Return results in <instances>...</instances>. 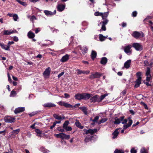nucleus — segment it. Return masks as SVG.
<instances>
[{"label": "nucleus", "mask_w": 153, "mask_h": 153, "mask_svg": "<svg viewBox=\"0 0 153 153\" xmlns=\"http://www.w3.org/2000/svg\"><path fill=\"white\" fill-rule=\"evenodd\" d=\"M65 7V5L62 4H59L57 7V10L58 11L61 12L64 10Z\"/></svg>", "instance_id": "obj_13"}, {"label": "nucleus", "mask_w": 153, "mask_h": 153, "mask_svg": "<svg viewBox=\"0 0 153 153\" xmlns=\"http://www.w3.org/2000/svg\"><path fill=\"white\" fill-rule=\"evenodd\" d=\"M151 69L150 68L147 67V70L146 73V75H151L150 74Z\"/></svg>", "instance_id": "obj_41"}, {"label": "nucleus", "mask_w": 153, "mask_h": 153, "mask_svg": "<svg viewBox=\"0 0 153 153\" xmlns=\"http://www.w3.org/2000/svg\"><path fill=\"white\" fill-rule=\"evenodd\" d=\"M75 125L76 126L81 129L83 128L84 127L83 126L81 125V124L79 121L76 120L75 123Z\"/></svg>", "instance_id": "obj_22"}, {"label": "nucleus", "mask_w": 153, "mask_h": 153, "mask_svg": "<svg viewBox=\"0 0 153 153\" xmlns=\"http://www.w3.org/2000/svg\"><path fill=\"white\" fill-rule=\"evenodd\" d=\"M131 153H136L137 151L134 148H132L131 150Z\"/></svg>", "instance_id": "obj_60"}, {"label": "nucleus", "mask_w": 153, "mask_h": 153, "mask_svg": "<svg viewBox=\"0 0 153 153\" xmlns=\"http://www.w3.org/2000/svg\"><path fill=\"white\" fill-rule=\"evenodd\" d=\"M124 118V117L123 116L120 117L119 118H115V121H114V124H119L121 122L122 124H124V120H123Z\"/></svg>", "instance_id": "obj_6"}, {"label": "nucleus", "mask_w": 153, "mask_h": 153, "mask_svg": "<svg viewBox=\"0 0 153 153\" xmlns=\"http://www.w3.org/2000/svg\"><path fill=\"white\" fill-rule=\"evenodd\" d=\"M123 129H122V128H119L117 129L118 130V131H119V132H120L121 133H123L124 132V124L123 125Z\"/></svg>", "instance_id": "obj_48"}, {"label": "nucleus", "mask_w": 153, "mask_h": 153, "mask_svg": "<svg viewBox=\"0 0 153 153\" xmlns=\"http://www.w3.org/2000/svg\"><path fill=\"white\" fill-rule=\"evenodd\" d=\"M78 48L81 51V52L83 54H85L88 51V48L85 46L82 47L81 46L79 45L78 47Z\"/></svg>", "instance_id": "obj_10"}, {"label": "nucleus", "mask_w": 153, "mask_h": 153, "mask_svg": "<svg viewBox=\"0 0 153 153\" xmlns=\"http://www.w3.org/2000/svg\"><path fill=\"white\" fill-rule=\"evenodd\" d=\"M16 1L19 3L24 6H25L27 5L25 2L22 1L20 0H16Z\"/></svg>", "instance_id": "obj_37"}, {"label": "nucleus", "mask_w": 153, "mask_h": 153, "mask_svg": "<svg viewBox=\"0 0 153 153\" xmlns=\"http://www.w3.org/2000/svg\"><path fill=\"white\" fill-rule=\"evenodd\" d=\"M137 12L136 11H134L132 13V15L133 17H135L137 16Z\"/></svg>", "instance_id": "obj_58"}, {"label": "nucleus", "mask_w": 153, "mask_h": 153, "mask_svg": "<svg viewBox=\"0 0 153 153\" xmlns=\"http://www.w3.org/2000/svg\"><path fill=\"white\" fill-rule=\"evenodd\" d=\"M13 20L14 21H18V16L17 14H13Z\"/></svg>", "instance_id": "obj_39"}, {"label": "nucleus", "mask_w": 153, "mask_h": 153, "mask_svg": "<svg viewBox=\"0 0 153 153\" xmlns=\"http://www.w3.org/2000/svg\"><path fill=\"white\" fill-rule=\"evenodd\" d=\"M132 35L136 39L142 38L144 36V34L142 32H139L137 31L134 32L132 34Z\"/></svg>", "instance_id": "obj_2"}, {"label": "nucleus", "mask_w": 153, "mask_h": 153, "mask_svg": "<svg viewBox=\"0 0 153 153\" xmlns=\"http://www.w3.org/2000/svg\"><path fill=\"white\" fill-rule=\"evenodd\" d=\"M97 55L96 52L94 51H92L91 53V58L93 60H94V59L96 58Z\"/></svg>", "instance_id": "obj_23"}, {"label": "nucleus", "mask_w": 153, "mask_h": 153, "mask_svg": "<svg viewBox=\"0 0 153 153\" xmlns=\"http://www.w3.org/2000/svg\"><path fill=\"white\" fill-rule=\"evenodd\" d=\"M13 40L15 42H17L19 40V39L17 36H14L13 37Z\"/></svg>", "instance_id": "obj_63"}, {"label": "nucleus", "mask_w": 153, "mask_h": 153, "mask_svg": "<svg viewBox=\"0 0 153 153\" xmlns=\"http://www.w3.org/2000/svg\"><path fill=\"white\" fill-rule=\"evenodd\" d=\"M136 75L137 76V78L140 77V79H141V73L140 72H138L136 73Z\"/></svg>", "instance_id": "obj_56"}, {"label": "nucleus", "mask_w": 153, "mask_h": 153, "mask_svg": "<svg viewBox=\"0 0 153 153\" xmlns=\"http://www.w3.org/2000/svg\"><path fill=\"white\" fill-rule=\"evenodd\" d=\"M69 56L66 54L65 56H62L60 60V61L62 62H65L67 61L69 59Z\"/></svg>", "instance_id": "obj_17"}, {"label": "nucleus", "mask_w": 153, "mask_h": 153, "mask_svg": "<svg viewBox=\"0 0 153 153\" xmlns=\"http://www.w3.org/2000/svg\"><path fill=\"white\" fill-rule=\"evenodd\" d=\"M65 129L66 131H71L72 129V128L70 126H68L65 128Z\"/></svg>", "instance_id": "obj_57"}, {"label": "nucleus", "mask_w": 153, "mask_h": 153, "mask_svg": "<svg viewBox=\"0 0 153 153\" xmlns=\"http://www.w3.org/2000/svg\"><path fill=\"white\" fill-rule=\"evenodd\" d=\"M101 75L102 74H101L97 72L95 74H93L90 75L89 76V78L91 79L99 78Z\"/></svg>", "instance_id": "obj_11"}, {"label": "nucleus", "mask_w": 153, "mask_h": 153, "mask_svg": "<svg viewBox=\"0 0 153 153\" xmlns=\"http://www.w3.org/2000/svg\"><path fill=\"white\" fill-rule=\"evenodd\" d=\"M26 135L28 137L30 138L31 136V134L30 132H28L27 133Z\"/></svg>", "instance_id": "obj_64"}, {"label": "nucleus", "mask_w": 153, "mask_h": 153, "mask_svg": "<svg viewBox=\"0 0 153 153\" xmlns=\"http://www.w3.org/2000/svg\"><path fill=\"white\" fill-rule=\"evenodd\" d=\"M108 94H105L101 95L100 97H99V100L100 102Z\"/></svg>", "instance_id": "obj_35"}, {"label": "nucleus", "mask_w": 153, "mask_h": 153, "mask_svg": "<svg viewBox=\"0 0 153 153\" xmlns=\"http://www.w3.org/2000/svg\"><path fill=\"white\" fill-rule=\"evenodd\" d=\"M108 120V119L107 118H102L101 119L100 121L98 123L99 124H100L101 123H104L106 121Z\"/></svg>", "instance_id": "obj_36"}, {"label": "nucleus", "mask_w": 153, "mask_h": 153, "mask_svg": "<svg viewBox=\"0 0 153 153\" xmlns=\"http://www.w3.org/2000/svg\"><path fill=\"white\" fill-rule=\"evenodd\" d=\"M69 122L68 121L66 120L65 121L63 125V128L65 129L68 127V125L69 124Z\"/></svg>", "instance_id": "obj_33"}, {"label": "nucleus", "mask_w": 153, "mask_h": 153, "mask_svg": "<svg viewBox=\"0 0 153 153\" xmlns=\"http://www.w3.org/2000/svg\"><path fill=\"white\" fill-rule=\"evenodd\" d=\"M107 62V59L105 57H103L101 59L100 63L102 65L106 64Z\"/></svg>", "instance_id": "obj_26"}, {"label": "nucleus", "mask_w": 153, "mask_h": 153, "mask_svg": "<svg viewBox=\"0 0 153 153\" xmlns=\"http://www.w3.org/2000/svg\"><path fill=\"white\" fill-rule=\"evenodd\" d=\"M25 110V108L24 107H19L16 108L14 110V113L16 114L18 113L23 112Z\"/></svg>", "instance_id": "obj_12"}, {"label": "nucleus", "mask_w": 153, "mask_h": 153, "mask_svg": "<svg viewBox=\"0 0 153 153\" xmlns=\"http://www.w3.org/2000/svg\"><path fill=\"white\" fill-rule=\"evenodd\" d=\"M91 95L92 94L88 93L78 94L75 95V98L79 100L83 99L87 100L89 99Z\"/></svg>", "instance_id": "obj_1"}, {"label": "nucleus", "mask_w": 153, "mask_h": 153, "mask_svg": "<svg viewBox=\"0 0 153 153\" xmlns=\"http://www.w3.org/2000/svg\"><path fill=\"white\" fill-rule=\"evenodd\" d=\"M103 20V21L102 22V25H105L108 23V20L107 19H105Z\"/></svg>", "instance_id": "obj_47"}, {"label": "nucleus", "mask_w": 153, "mask_h": 153, "mask_svg": "<svg viewBox=\"0 0 153 153\" xmlns=\"http://www.w3.org/2000/svg\"><path fill=\"white\" fill-rule=\"evenodd\" d=\"M44 12L45 14L47 16L53 15L55 14L56 12V10H55L53 12L47 10H45Z\"/></svg>", "instance_id": "obj_14"}, {"label": "nucleus", "mask_w": 153, "mask_h": 153, "mask_svg": "<svg viewBox=\"0 0 153 153\" xmlns=\"http://www.w3.org/2000/svg\"><path fill=\"white\" fill-rule=\"evenodd\" d=\"M64 74V72H61L59 75H58V77L59 78H60L61 76H62Z\"/></svg>", "instance_id": "obj_62"}, {"label": "nucleus", "mask_w": 153, "mask_h": 153, "mask_svg": "<svg viewBox=\"0 0 153 153\" xmlns=\"http://www.w3.org/2000/svg\"><path fill=\"white\" fill-rule=\"evenodd\" d=\"M140 153H147L146 150L144 148H142L140 150Z\"/></svg>", "instance_id": "obj_53"}, {"label": "nucleus", "mask_w": 153, "mask_h": 153, "mask_svg": "<svg viewBox=\"0 0 153 153\" xmlns=\"http://www.w3.org/2000/svg\"><path fill=\"white\" fill-rule=\"evenodd\" d=\"M102 13L99 12L98 11L94 13V15L96 16H102Z\"/></svg>", "instance_id": "obj_44"}, {"label": "nucleus", "mask_w": 153, "mask_h": 153, "mask_svg": "<svg viewBox=\"0 0 153 153\" xmlns=\"http://www.w3.org/2000/svg\"><path fill=\"white\" fill-rule=\"evenodd\" d=\"M91 102H100L99 100V96L97 95H96L92 97L90 99Z\"/></svg>", "instance_id": "obj_9"}, {"label": "nucleus", "mask_w": 153, "mask_h": 153, "mask_svg": "<svg viewBox=\"0 0 153 153\" xmlns=\"http://www.w3.org/2000/svg\"><path fill=\"white\" fill-rule=\"evenodd\" d=\"M35 132L37 134V135L38 136L41 137V134L42 133V131L38 129H36Z\"/></svg>", "instance_id": "obj_34"}, {"label": "nucleus", "mask_w": 153, "mask_h": 153, "mask_svg": "<svg viewBox=\"0 0 153 153\" xmlns=\"http://www.w3.org/2000/svg\"><path fill=\"white\" fill-rule=\"evenodd\" d=\"M132 47L137 51H141L143 49L142 45L140 43H134L132 44Z\"/></svg>", "instance_id": "obj_3"}, {"label": "nucleus", "mask_w": 153, "mask_h": 153, "mask_svg": "<svg viewBox=\"0 0 153 153\" xmlns=\"http://www.w3.org/2000/svg\"><path fill=\"white\" fill-rule=\"evenodd\" d=\"M106 30V28L105 26V25H102V26L101 27V29H100V31L102 30L105 31Z\"/></svg>", "instance_id": "obj_54"}, {"label": "nucleus", "mask_w": 153, "mask_h": 153, "mask_svg": "<svg viewBox=\"0 0 153 153\" xmlns=\"http://www.w3.org/2000/svg\"><path fill=\"white\" fill-rule=\"evenodd\" d=\"M16 94V91L12 90L11 92L10 96V97H15Z\"/></svg>", "instance_id": "obj_38"}, {"label": "nucleus", "mask_w": 153, "mask_h": 153, "mask_svg": "<svg viewBox=\"0 0 153 153\" xmlns=\"http://www.w3.org/2000/svg\"><path fill=\"white\" fill-rule=\"evenodd\" d=\"M108 12H106L104 13H102V19H107V18L108 17Z\"/></svg>", "instance_id": "obj_29"}, {"label": "nucleus", "mask_w": 153, "mask_h": 153, "mask_svg": "<svg viewBox=\"0 0 153 153\" xmlns=\"http://www.w3.org/2000/svg\"><path fill=\"white\" fill-rule=\"evenodd\" d=\"M99 118V117L98 116H96L92 120L93 122H97Z\"/></svg>", "instance_id": "obj_55"}, {"label": "nucleus", "mask_w": 153, "mask_h": 153, "mask_svg": "<svg viewBox=\"0 0 153 153\" xmlns=\"http://www.w3.org/2000/svg\"><path fill=\"white\" fill-rule=\"evenodd\" d=\"M79 108L82 110L83 112L85 115L87 114V109L86 107H79Z\"/></svg>", "instance_id": "obj_24"}, {"label": "nucleus", "mask_w": 153, "mask_h": 153, "mask_svg": "<svg viewBox=\"0 0 153 153\" xmlns=\"http://www.w3.org/2000/svg\"><path fill=\"white\" fill-rule=\"evenodd\" d=\"M51 69L49 67L48 68L44 71L43 74L45 77L49 76L50 73Z\"/></svg>", "instance_id": "obj_16"}, {"label": "nucleus", "mask_w": 153, "mask_h": 153, "mask_svg": "<svg viewBox=\"0 0 153 153\" xmlns=\"http://www.w3.org/2000/svg\"><path fill=\"white\" fill-rule=\"evenodd\" d=\"M36 19L35 16L33 15L31 16L30 18V20L33 23V21L35 19Z\"/></svg>", "instance_id": "obj_50"}, {"label": "nucleus", "mask_w": 153, "mask_h": 153, "mask_svg": "<svg viewBox=\"0 0 153 153\" xmlns=\"http://www.w3.org/2000/svg\"><path fill=\"white\" fill-rule=\"evenodd\" d=\"M140 104L144 106L145 109L147 110L148 109V108L147 105L144 102H140Z\"/></svg>", "instance_id": "obj_46"}, {"label": "nucleus", "mask_w": 153, "mask_h": 153, "mask_svg": "<svg viewBox=\"0 0 153 153\" xmlns=\"http://www.w3.org/2000/svg\"><path fill=\"white\" fill-rule=\"evenodd\" d=\"M58 104L60 105H63L67 108H68L69 104L62 101H60L58 102Z\"/></svg>", "instance_id": "obj_19"}, {"label": "nucleus", "mask_w": 153, "mask_h": 153, "mask_svg": "<svg viewBox=\"0 0 153 153\" xmlns=\"http://www.w3.org/2000/svg\"><path fill=\"white\" fill-rule=\"evenodd\" d=\"M131 64V60L129 59L125 62V68L127 69L129 68Z\"/></svg>", "instance_id": "obj_18"}, {"label": "nucleus", "mask_w": 153, "mask_h": 153, "mask_svg": "<svg viewBox=\"0 0 153 153\" xmlns=\"http://www.w3.org/2000/svg\"><path fill=\"white\" fill-rule=\"evenodd\" d=\"M76 71L77 72L78 74H80L83 73V71H82L79 69H76Z\"/></svg>", "instance_id": "obj_52"}, {"label": "nucleus", "mask_w": 153, "mask_h": 153, "mask_svg": "<svg viewBox=\"0 0 153 153\" xmlns=\"http://www.w3.org/2000/svg\"><path fill=\"white\" fill-rule=\"evenodd\" d=\"M108 36H104L102 34H100L99 35V38L100 39V40L101 41H102L105 40V39L107 38Z\"/></svg>", "instance_id": "obj_30"}, {"label": "nucleus", "mask_w": 153, "mask_h": 153, "mask_svg": "<svg viewBox=\"0 0 153 153\" xmlns=\"http://www.w3.org/2000/svg\"><path fill=\"white\" fill-rule=\"evenodd\" d=\"M141 79H140V77L137 78V79L136 81V83L134 85L135 88H137L139 86L141 83Z\"/></svg>", "instance_id": "obj_21"}, {"label": "nucleus", "mask_w": 153, "mask_h": 153, "mask_svg": "<svg viewBox=\"0 0 153 153\" xmlns=\"http://www.w3.org/2000/svg\"><path fill=\"white\" fill-rule=\"evenodd\" d=\"M35 34L31 31H29L27 33V36L29 38L32 39L35 36Z\"/></svg>", "instance_id": "obj_25"}, {"label": "nucleus", "mask_w": 153, "mask_h": 153, "mask_svg": "<svg viewBox=\"0 0 153 153\" xmlns=\"http://www.w3.org/2000/svg\"><path fill=\"white\" fill-rule=\"evenodd\" d=\"M119 131H118V130L117 129L114 131L112 133V134L113 135V136L112 137L113 139H115L117 137L119 133Z\"/></svg>", "instance_id": "obj_28"}, {"label": "nucleus", "mask_w": 153, "mask_h": 153, "mask_svg": "<svg viewBox=\"0 0 153 153\" xmlns=\"http://www.w3.org/2000/svg\"><path fill=\"white\" fill-rule=\"evenodd\" d=\"M14 33V31L13 30H5L4 31L3 34L4 35H9L11 33Z\"/></svg>", "instance_id": "obj_27"}, {"label": "nucleus", "mask_w": 153, "mask_h": 153, "mask_svg": "<svg viewBox=\"0 0 153 153\" xmlns=\"http://www.w3.org/2000/svg\"><path fill=\"white\" fill-rule=\"evenodd\" d=\"M20 129L19 128L13 131L12 132V134H18L20 131Z\"/></svg>", "instance_id": "obj_40"}, {"label": "nucleus", "mask_w": 153, "mask_h": 153, "mask_svg": "<svg viewBox=\"0 0 153 153\" xmlns=\"http://www.w3.org/2000/svg\"><path fill=\"white\" fill-rule=\"evenodd\" d=\"M64 95L65 96V98H69L70 97V95L67 93H65L64 94Z\"/></svg>", "instance_id": "obj_61"}, {"label": "nucleus", "mask_w": 153, "mask_h": 153, "mask_svg": "<svg viewBox=\"0 0 153 153\" xmlns=\"http://www.w3.org/2000/svg\"><path fill=\"white\" fill-rule=\"evenodd\" d=\"M4 120L6 123H12L14 122L15 118L10 116H7L4 118Z\"/></svg>", "instance_id": "obj_5"}, {"label": "nucleus", "mask_w": 153, "mask_h": 153, "mask_svg": "<svg viewBox=\"0 0 153 153\" xmlns=\"http://www.w3.org/2000/svg\"><path fill=\"white\" fill-rule=\"evenodd\" d=\"M114 153H124V152L123 150L116 149L114 151Z\"/></svg>", "instance_id": "obj_43"}, {"label": "nucleus", "mask_w": 153, "mask_h": 153, "mask_svg": "<svg viewBox=\"0 0 153 153\" xmlns=\"http://www.w3.org/2000/svg\"><path fill=\"white\" fill-rule=\"evenodd\" d=\"M53 117L56 120H63L65 119V117L63 116L62 117L59 114H54L53 115Z\"/></svg>", "instance_id": "obj_20"}, {"label": "nucleus", "mask_w": 153, "mask_h": 153, "mask_svg": "<svg viewBox=\"0 0 153 153\" xmlns=\"http://www.w3.org/2000/svg\"><path fill=\"white\" fill-rule=\"evenodd\" d=\"M132 46L131 45H129L125 47V53L128 55L130 54L131 53L132 51L131 49Z\"/></svg>", "instance_id": "obj_8"}, {"label": "nucleus", "mask_w": 153, "mask_h": 153, "mask_svg": "<svg viewBox=\"0 0 153 153\" xmlns=\"http://www.w3.org/2000/svg\"><path fill=\"white\" fill-rule=\"evenodd\" d=\"M132 123V121L129 117L127 120L125 119V129L128 127H130Z\"/></svg>", "instance_id": "obj_4"}, {"label": "nucleus", "mask_w": 153, "mask_h": 153, "mask_svg": "<svg viewBox=\"0 0 153 153\" xmlns=\"http://www.w3.org/2000/svg\"><path fill=\"white\" fill-rule=\"evenodd\" d=\"M1 48L3 49H4L5 50L7 51H10V48L9 46L7 45H5L4 44H3L2 45H1Z\"/></svg>", "instance_id": "obj_32"}, {"label": "nucleus", "mask_w": 153, "mask_h": 153, "mask_svg": "<svg viewBox=\"0 0 153 153\" xmlns=\"http://www.w3.org/2000/svg\"><path fill=\"white\" fill-rule=\"evenodd\" d=\"M83 131L85 132L86 134H90L92 135L96 133L97 131V130L96 129H89L88 130L84 129Z\"/></svg>", "instance_id": "obj_7"}, {"label": "nucleus", "mask_w": 153, "mask_h": 153, "mask_svg": "<svg viewBox=\"0 0 153 153\" xmlns=\"http://www.w3.org/2000/svg\"><path fill=\"white\" fill-rule=\"evenodd\" d=\"M14 43V42L13 41H9L7 43V45L9 46V48H10V45L13 44Z\"/></svg>", "instance_id": "obj_59"}, {"label": "nucleus", "mask_w": 153, "mask_h": 153, "mask_svg": "<svg viewBox=\"0 0 153 153\" xmlns=\"http://www.w3.org/2000/svg\"><path fill=\"white\" fill-rule=\"evenodd\" d=\"M45 107L51 108L56 106V105L52 102H47L43 105Z\"/></svg>", "instance_id": "obj_15"}, {"label": "nucleus", "mask_w": 153, "mask_h": 153, "mask_svg": "<svg viewBox=\"0 0 153 153\" xmlns=\"http://www.w3.org/2000/svg\"><path fill=\"white\" fill-rule=\"evenodd\" d=\"M69 107H68V108H71L72 109H74V108H76L78 107L77 104H75L74 105H71L70 104H69Z\"/></svg>", "instance_id": "obj_49"}, {"label": "nucleus", "mask_w": 153, "mask_h": 153, "mask_svg": "<svg viewBox=\"0 0 153 153\" xmlns=\"http://www.w3.org/2000/svg\"><path fill=\"white\" fill-rule=\"evenodd\" d=\"M63 134V139H65L68 140L70 138V136L69 135H67L65 134L64 133Z\"/></svg>", "instance_id": "obj_42"}, {"label": "nucleus", "mask_w": 153, "mask_h": 153, "mask_svg": "<svg viewBox=\"0 0 153 153\" xmlns=\"http://www.w3.org/2000/svg\"><path fill=\"white\" fill-rule=\"evenodd\" d=\"M64 133H61L59 134H55L54 135L57 138H60L62 139H63Z\"/></svg>", "instance_id": "obj_31"}, {"label": "nucleus", "mask_w": 153, "mask_h": 153, "mask_svg": "<svg viewBox=\"0 0 153 153\" xmlns=\"http://www.w3.org/2000/svg\"><path fill=\"white\" fill-rule=\"evenodd\" d=\"M57 129L60 132H63L64 131V128H62L61 127H59L57 128Z\"/></svg>", "instance_id": "obj_51"}, {"label": "nucleus", "mask_w": 153, "mask_h": 153, "mask_svg": "<svg viewBox=\"0 0 153 153\" xmlns=\"http://www.w3.org/2000/svg\"><path fill=\"white\" fill-rule=\"evenodd\" d=\"M146 76V81L149 82L152 79V76L151 75H148Z\"/></svg>", "instance_id": "obj_45"}]
</instances>
